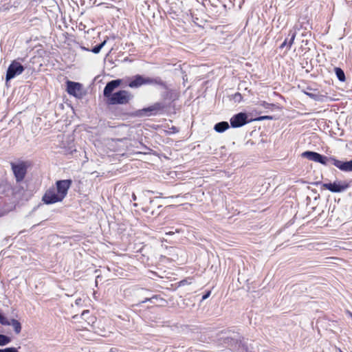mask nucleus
<instances>
[{"label": "nucleus", "instance_id": "19", "mask_svg": "<svg viewBox=\"0 0 352 352\" xmlns=\"http://www.w3.org/2000/svg\"><path fill=\"white\" fill-rule=\"evenodd\" d=\"M106 41H104L102 43H101L100 44L95 46L92 50H91V52L94 54H98L100 52V51L101 50V49L104 47V45H105L106 43Z\"/></svg>", "mask_w": 352, "mask_h": 352}, {"label": "nucleus", "instance_id": "8", "mask_svg": "<svg viewBox=\"0 0 352 352\" xmlns=\"http://www.w3.org/2000/svg\"><path fill=\"white\" fill-rule=\"evenodd\" d=\"M72 184L71 179L58 180L56 182V190L62 200L66 197Z\"/></svg>", "mask_w": 352, "mask_h": 352}, {"label": "nucleus", "instance_id": "12", "mask_svg": "<svg viewBox=\"0 0 352 352\" xmlns=\"http://www.w3.org/2000/svg\"><path fill=\"white\" fill-rule=\"evenodd\" d=\"M335 166L345 172L352 171V160L349 162L336 161Z\"/></svg>", "mask_w": 352, "mask_h": 352}, {"label": "nucleus", "instance_id": "1", "mask_svg": "<svg viewBox=\"0 0 352 352\" xmlns=\"http://www.w3.org/2000/svg\"><path fill=\"white\" fill-rule=\"evenodd\" d=\"M122 83L121 79L113 80L109 82L103 91V94L108 99L110 104H126L133 98L132 94L126 90H120L112 94L113 90Z\"/></svg>", "mask_w": 352, "mask_h": 352}, {"label": "nucleus", "instance_id": "6", "mask_svg": "<svg viewBox=\"0 0 352 352\" xmlns=\"http://www.w3.org/2000/svg\"><path fill=\"white\" fill-rule=\"evenodd\" d=\"M42 201L45 204H53L62 201L61 197L57 193L54 187L47 189L42 197Z\"/></svg>", "mask_w": 352, "mask_h": 352}, {"label": "nucleus", "instance_id": "18", "mask_svg": "<svg viewBox=\"0 0 352 352\" xmlns=\"http://www.w3.org/2000/svg\"><path fill=\"white\" fill-rule=\"evenodd\" d=\"M11 342V338L6 335L0 334V346H5Z\"/></svg>", "mask_w": 352, "mask_h": 352}, {"label": "nucleus", "instance_id": "27", "mask_svg": "<svg viewBox=\"0 0 352 352\" xmlns=\"http://www.w3.org/2000/svg\"><path fill=\"white\" fill-rule=\"evenodd\" d=\"M187 283H188V282H187V280H181V281L179 282V284H180L181 285H186V284H187Z\"/></svg>", "mask_w": 352, "mask_h": 352}, {"label": "nucleus", "instance_id": "15", "mask_svg": "<svg viewBox=\"0 0 352 352\" xmlns=\"http://www.w3.org/2000/svg\"><path fill=\"white\" fill-rule=\"evenodd\" d=\"M229 128V124L227 122H221L214 125V130L219 133L224 132Z\"/></svg>", "mask_w": 352, "mask_h": 352}, {"label": "nucleus", "instance_id": "14", "mask_svg": "<svg viewBox=\"0 0 352 352\" xmlns=\"http://www.w3.org/2000/svg\"><path fill=\"white\" fill-rule=\"evenodd\" d=\"M307 94L310 98L314 99L315 100L320 101V102H323L328 98L327 96V93H325V94H322L319 92L316 93V91H314V92L307 93Z\"/></svg>", "mask_w": 352, "mask_h": 352}, {"label": "nucleus", "instance_id": "10", "mask_svg": "<svg viewBox=\"0 0 352 352\" xmlns=\"http://www.w3.org/2000/svg\"><path fill=\"white\" fill-rule=\"evenodd\" d=\"M323 188L333 192H340L349 188V185L345 182H335L322 184Z\"/></svg>", "mask_w": 352, "mask_h": 352}, {"label": "nucleus", "instance_id": "23", "mask_svg": "<svg viewBox=\"0 0 352 352\" xmlns=\"http://www.w3.org/2000/svg\"><path fill=\"white\" fill-rule=\"evenodd\" d=\"M272 119H273V117L271 116H260L258 118H255L254 120L262 121V120H271Z\"/></svg>", "mask_w": 352, "mask_h": 352}, {"label": "nucleus", "instance_id": "24", "mask_svg": "<svg viewBox=\"0 0 352 352\" xmlns=\"http://www.w3.org/2000/svg\"><path fill=\"white\" fill-rule=\"evenodd\" d=\"M154 298L157 299L158 298V296L155 295V296H153V297H151L150 298H146L144 300H142L140 303H144V302H146L148 301H151Z\"/></svg>", "mask_w": 352, "mask_h": 352}, {"label": "nucleus", "instance_id": "9", "mask_svg": "<svg viewBox=\"0 0 352 352\" xmlns=\"http://www.w3.org/2000/svg\"><path fill=\"white\" fill-rule=\"evenodd\" d=\"M0 324L3 326L12 325L16 334L21 331V322L16 319L9 320L6 316L0 313Z\"/></svg>", "mask_w": 352, "mask_h": 352}, {"label": "nucleus", "instance_id": "4", "mask_svg": "<svg viewBox=\"0 0 352 352\" xmlns=\"http://www.w3.org/2000/svg\"><path fill=\"white\" fill-rule=\"evenodd\" d=\"M302 157L308 159L309 160L314 161L316 162L320 163L322 165L327 166L329 163H331L335 166L336 161H340L333 157H328L322 155L314 151H305L302 153Z\"/></svg>", "mask_w": 352, "mask_h": 352}, {"label": "nucleus", "instance_id": "11", "mask_svg": "<svg viewBox=\"0 0 352 352\" xmlns=\"http://www.w3.org/2000/svg\"><path fill=\"white\" fill-rule=\"evenodd\" d=\"M247 118L245 113H239L231 118L230 124L233 128L242 126L248 123Z\"/></svg>", "mask_w": 352, "mask_h": 352}, {"label": "nucleus", "instance_id": "2", "mask_svg": "<svg viewBox=\"0 0 352 352\" xmlns=\"http://www.w3.org/2000/svg\"><path fill=\"white\" fill-rule=\"evenodd\" d=\"M12 171L17 183L21 182L25 179L31 163L28 161H19L10 162Z\"/></svg>", "mask_w": 352, "mask_h": 352}, {"label": "nucleus", "instance_id": "17", "mask_svg": "<svg viewBox=\"0 0 352 352\" xmlns=\"http://www.w3.org/2000/svg\"><path fill=\"white\" fill-rule=\"evenodd\" d=\"M335 73L336 74L337 78L341 82H344L346 80V77L344 71L340 67H335L334 69Z\"/></svg>", "mask_w": 352, "mask_h": 352}, {"label": "nucleus", "instance_id": "13", "mask_svg": "<svg viewBox=\"0 0 352 352\" xmlns=\"http://www.w3.org/2000/svg\"><path fill=\"white\" fill-rule=\"evenodd\" d=\"M289 36H290L289 40L287 38H285L283 43L280 45V49H283L284 47H287V50H289L291 49L292 45L294 44L296 32L295 31H289Z\"/></svg>", "mask_w": 352, "mask_h": 352}, {"label": "nucleus", "instance_id": "21", "mask_svg": "<svg viewBox=\"0 0 352 352\" xmlns=\"http://www.w3.org/2000/svg\"><path fill=\"white\" fill-rule=\"evenodd\" d=\"M232 98L234 101L239 102L242 100L243 96L239 92H236L232 96Z\"/></svg>", "mask_w": 352, "mask_h": 352}, {"label": "nucleus", "instance_id": "16", "mask_svg": "<svg viewBox=\"0 0 352 352\" xmlns=\"http://www.w3.org/2000/svg\"><path fill=\"white\" fill-rule=\"evenodd\" d=\"M81 317L82 319L87 318L88 324H94L96 321V318L90 314V311L89 310H84L82 313Z\"/></svg>", "mask_w": 352, "mask_h": 352}, {"label": "nucleus", "instance_id": "26", "mask_svg": "<svg viewBox=\"0 0 352 352\" xmlns=\"http://www.w3.org/2000/svg\"><path fill=\"white\" fill-rule=\"evenodd\" d=\"M262 105L264 107H268L269 106H274L273 104H269L265 101L263 102L262 103Z\"/></svg>", "mask_w": 352, "mask_h": 352}, {"label": "nucleus", "instance_id": "7", "mask_svg": "<svg viewBox=\"0 0 352 352\" xmlns=\"http://www.w3.org/2000/svg\"><path fill=\"white\" fill-rule=\"evenodd\" d=\"M24 71L23 66L19 62L14 60L12 62V63L9 65L6 79L7 81L11 80L12 78H14L16 75H19L23 73Z\"/></svg>", "mask_w": 352, "mask_h": 352}, {"label": "nucleus", "instance_id": "28", "mask_svg": "<svg viewBox=\"0 0 352 352\" xmlns=\"http://www.w3.org/2000/svg\"><path fill=\"white\" fill-rule=\"evenodd\" d=\"M172 129H173V132H174V133H177V132H178L177 129L176 127H175V126L172 127Z\"/></svg>", "mask_w": 352, "mask_h": 352}, {"label": "nucleus", "instance_id": "25", "mask_svg": "<svg viewBox=\"0 0 352 352\" xmlns=\"http://www.w3.org/2000/svg\"><path fill=\"white\" fill-rule=\"evenodd\" d=\"M210 294H211V292L210 291H208L206 292V294L203 296L202 300H205V299L208 298L210 296Z\"/></svg>", "mask_w": 352, "mask_h": 352}, {"label": "nucleus", "instance_id": "5", "mask_svg": "<svg viewBox=\"0 0 352 352\" xmlns=\"http://www.w3.org/2000/svg\"><path fill=\"white\" fill-rule=\"evenodd\" d=\"M66 91L69 95L78 98H82L84 94L82 84L71 80L66 82Z\"/></svg>", "mask_w": 352, "mask_h": 352}, {"label": "nucleus", "instance_id": "29", "mask_svg": "<svg viewBox=\"0 0 352 352\" xmlns=\"http://www.w3.org/2000/svg\"><path fill=\"white\" fill-rule=\"evenodd\" d=\"M348 314H349V315L350 316V317H351V318H352V313H351V312H350V311H348Z\"/></svg>", "mask_w": 352, "mask_h": 352}, {"label": "nucleus", "instance_id": "22", "mask_svg": "<svg viewBox=\"0 0 352 352\" xmlns=\"http://www.w3.org/2000/svg\"><path fill=\"white\" fill-rule=\"evenodd\" d=\"M0 352H19V351L15 347H8L2 349H0Z\"/></svg>", "mask_w": 352, "mask_h": 352}, {"label": "nucleus", "instance_id": "3", "mask_svg": "<svg viewBox=\"0 0 352 352\" xmlns=\"http://www.w3.org/2000/svg\"><path fill=\"white\" fill-rule=\"evenodd\" d=\"M157 85L160 86H165L164 82L160 78H144L141 75H136L129 82V87L131 88H138L143 85Z\"/></svg>", "mask_w": 352, "mask_h": 352}, {"label": "nucleus", "instance_id": "20", "mask_svg": "<svg viewBox=\"0 0 352 352\" xmlns=\"http://www.w3.org/2000/svg\"><path fill=\"white\" fill-rule=\"evenodd\" d=\"M161 109H162L161 104H159V103H156L154 105H153L151 107H149L147 109H145L144 111H157V110H160Z\"/></svg>", "mask_w": 352, "mask_h": 352}]
</instances>
